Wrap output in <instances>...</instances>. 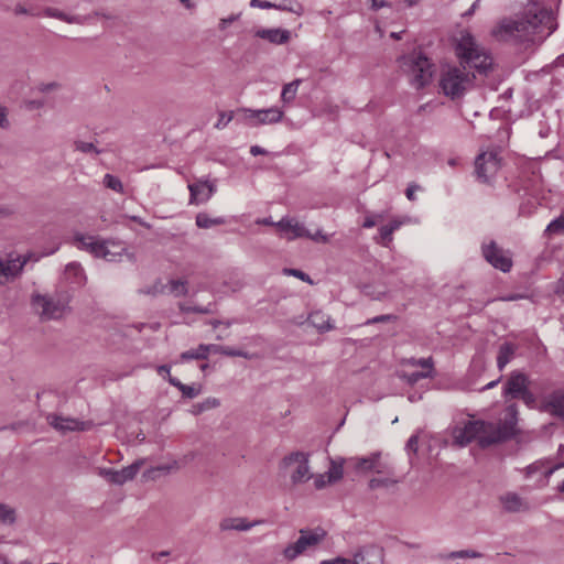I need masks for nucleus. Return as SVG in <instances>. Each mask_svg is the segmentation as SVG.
Returning a JSON list of instances; mask_svg holds the SVG:
<instances>
[{"instance_id":"1","label":"nucleus","mask_w":564,"mask_h":564,"mask_svg":"<svg viewBox=\"0 0 564 564\" xmlns=\"http://www.w3.org/2000/svg\"><path fill=\"white\" fill-rule=\"evenodd\" d=\"M557 29L551 9L544 0H528L521 15L501 20L492 30L498 41L513 43H542Z\"/></svg>"},{"instance_id":"2","label":"nucleus","mask_w":564,"mask_h":564,"mask_svg":"<svg viewBox=\"0 0 564 564\" xmlns=\"http://www.w3.org/2000/svg\"><path fill=\"white\" fill-rule=\"evenodd\" d=\"M476 74L460 64L443 65L440 72L438 87L442 94L452 100L465 96L474 87Z\"/></svg>"},{"instance_id":"3","label":"nucleus","mask_w":564,"mask_h":564,"mask_svg":"<svg viewBox=\"0 0 564 564\" xmlns=\"http://www.w3.org/2000/svg\"><path fill=\"white\" fill-rule=\"evenodd\" d=\"M456 55L459 64L475 74L487 75L492 68V57L480 46L470 33H462L456 44Z\"/></svg>"},{"instance_id":"4","label":"nucleus","mask_w":564,"mask_h":564,"mask_svg":"<svg viewBox=\"0 0 564 564\" xmlns=\"http://www.w3.org/2000/svg\"><path fill=\"white\" fill-rule=\"evenodd\" d=\"M400 68L408 76L410 85L422 89L431 84L435 68L431 59L422 52H412L399 59Z\"/></svg>"},{"instance_id":"5","label":"nucleus","mask_w":564,"mask_h":564,"mask_svg":"<svg viewBox=\"0 0 564 564\" xmlns=\"http://www.w3.org/2000/svg\"><path fill=\"white\" fill-rule=\"evenodd\" d=\"M74 245L97 258H102L109 262L120 261L126 252L123 242L113 240H101L95 236L76 234L73 239Z\"/></svg>"},{"instance_id":"6","label":"nucleus","mask_w":564,"mask_h":564,"mask_svg":"<svg viewBox=\"0 0 564 564\" xmlns=\"http://www.w3.org/2000/svg\"><path fill=\"white\" fill-rule=\"evenodd\" d=\"M31 303L42 321L59 319L69 310L68 300L59 294H33Z\"/></svg>"},{"instance_id":"7","label":"nucleus","mask_w":564,"mask_h":564,"mask_svg":"<svg viewBox=\"0 0 564 564\" xmlns=\"http://www.w3.org/2000/svg\"><path fill=\"white\" fill-rule=\"evenodd\" d=\"M280 469L289 475L293 485L306 482L313 477L310 454L300 451L286 455L280 463Z\"/></svg>"},{"instance_id":"8","label":"nucleus","mask_w":564,"mask_h":564,"mask_svg":"<svg viewBox=\"0 0 564 564\" xmlns=\"http://www.w3.org/2000/svg\"><path fill=\"white\" fill-rule=\"evenodd\" d=\"M299 533L300 536L297 540L285 546L282 552L284 558L288 561H294L305 551L316 547L327 535L326 531L319 527L315 529H301Z\"/></svg>"},{"instance_id":"9","label":"nucleus","mask_w":564,"mask_h":564,"mask_svg":"<svg viewBox=\"0 0 564 564\" xmlns=\"http://www.w3.org/2000/svg\"><path fill=\"white\" fill-rule=\"evenodd\" d=\"M478 433V445L488 447L511 438L514 435V422L490 423L482 421V427Z\"/></svg>"},{"instance_id":"10","label":"nucleus","mask_w":564,"mask_h":564,"mask_svg":"<svg viewBox=\"0 0 564 564\" xmlns=\"http://www.w3.org/2000/svg\"><path fill=\"white\" fill-rule=\"evenodd\" d=\"M13 14L15 17H21V15L40 17V15H43L45 18L56 19V20H59V21L68 23V24H79V25L87 23L91 17V15L72 14V13L65 12L58 8H55V7H45V8H43L41 13H36L21 3H18L14 6Z\"/></svg>"},{"instance_id":"11","label":"nucleus","mask_w":564,"mask_h":564,"mask_svg":"<svg viewBox=\"0 0 564 564\" xmlns=\"http://www.w3.org/2000/svg\"><path fill=\"white\" fill-rule=\"evenodd\" d=\"M39 260L40 257L36 256L35 252H28L14 258L10 254L8 259H2L0 257V286L17 279L29 262L34 263Z\"/></svg>"},{"instance_id":"12","label":"nucleus","mask_w":564,"mask_h":564,"mask_svg":"<svg viewBox=\"0 0 564 564\" xmlns=\"http://www.w3.org/2000/svg\"><path fill=\"white\" fill-rule=\"evenodd\" d=\"M373 474L377 476L372 477L368 486L371 490H376L379 488H389L397 485L400 480L395 474L394 466L390 459L380 456L377 465L375 466Z\"/></svg>"},{"instance_id":"13","label":"nucleus","mask_w":564,"mask_h":564,"mask_svg":"<svg viewBox=\"0 0 564 564\" xmlns=\"http://www.w3.org/2000/svg\"><path fill=\"white\" fill-rule=\"evenodd\" d=\"M481 252L486 261L495 269L505 273L511 270L513 262L510 251L500 248L495 241L484 243Z\"/></svg>"},{"instance_id":"14","label":"nucleus","mask_w":564,"mask_h":564,"mask_svg":"<svg viewBox=\"0 0 564 564\" xmlns=\"http://www.w3.org/2000/svg\"><path fill=\"white\" fill-rule=\"evenodd\" d=\"M500 160L496 152H482L475 160L477 178L484 183L489 182L499 171Z\"/></svg>"},{"instance_id":"15","label":"nucleus","mask_w":564,"mask_h":564,"mask_svg":"<svg viewBox=\"0 0 564 564\" xmlns=\"http://www.w3.org/2000/svg\"><path fill=\"white\" fill-rule=\"evenodd\" d=\"M142 465L143 460H137L119 470L112 468H99L98 475L106 478L111 484L123 485L137 476Z\"/></svg>"},{"instance_id":"16","label":"nucleus","mask_w":564,"mask_h":564,"mask_svg":"<svg viewBox=\"0 0 564 564\" xmlns=\"http://www.w3.org/2000/svg\"><path fill=\"white\" fill-rule=\"evenodd\" d=\"M246 119L249 124L257 127L260 124H273L278 123L283 118V111L278 107H271L268 109H246Z\"/></svg>"},{"instance_id":"17","label":"nucleus","mask_w":564,"mask_h":564,"mask_svg":"<svg viewBox=\"0 0 564 564\" xmlns=\"http://www.w3.org/2000/svg\"><path fill=\"white\" fill-rule=\"evenodd\" d=\"M189 204L200 205L207 203L216 192V184L209 181H197L188 184Z\"/></svg>"},{"instance_id":"18","label":"nucleus","mask_w":564,"mask_h":564,"mask_svg":"<svg viewBox=\"0 0 564 564\" xmlns=\"http://www.w3.org/2000/svg\"><path fill=\"white\" fill-rule=\"evenodd\" d=\"M275 227L284 235L288 240H294L310 236V230L306 229L304 224L300 223L295 218L283 217L275 224Z\"/></svg>"},{"instance_id":"19","label":"nucleus","mask_w":564,"mask_h":564,"mask_svg":"<svg viewBox=\"0 0 564 564\" xmlns=\"http://www.w3.org/2000/svg\"><path fill=\"white\" fill-rule=\"evenodd\" d=\"M46 421L52 427L62 433L73 431H85L88 429V425L85 422L78 421L73 417H64L62 415H57L54 413H48L46 415Z\"/></svg>"},{"instance_id":"20","label":"nucleus","mask_w":564,"mask_h":564,"mask_svg":"<svg viewBox=\"0 0 564 564\" xmlns=\"http://www.w3.org/2000/svg\"><path fill=\"white\" fill-rule=\"evenodd\" d=\"M383 550L376 545L360 547L352 557L356 564H383Z\"/></svg>"},{"instance_id":"21","label":"nucleus","mask_w":564,"mask_h":564,"mask_svg":"<svg viewBox=\"0 0 564 564\" xmlns=\"http://www.w3.org/2000/svg\"><path fill=\"white\" fill-rule=\"evenodd\" d=\"M482 427V421H469L464 427L457 429L454 432L455 443L459 446H466L467 444L476 441L478 443V432Z\"/></svg>"},{"instance_id":"22","label":"nucleus","mask_w":564,"mask_h":564,"mask_svg":"<svg viewBox=\"0 0 564 564\" xmlns=\"http://www.w3.org/2000/svg\"><path fill=\"white\" fill-rule=\"evenodd\" d=\"M381 455V452H373L365 457H350L346 460V464L347 467L351 468L355 473L365 475L372 473Z\"/></svg>"},{"instance_id":"23","label":"nucleus","mask_w":564,"mask_h":564,"mask_svg":"<svg viewBox=\"0 0 564 564\" xmlns=\"http://www.w3.org/2000/svg\"><path fill=\"white\" fill-rule=\"evenodd\" d=\"M543 410L564 421V390L552 391L543 402Z\"/></svg>"},{"instance_id":"24","label":"nucleus","mask_w":564,"mask_h":564,"mask_svg":"<svg viewBox=\"0 0 564 564\" xmlns=\"http://www.w3.org/2000/svg\"><path fill=\"white\" fill-rule=\"evenodd\" d=\"M254 36L274 45H282L291 40V32L281 28L258 29L254 31Z\"/></svg>"},{"instance_id":"25","label":"nucleus","mask_w":564,"mask_h":564,"mask_svg":"<svg viewBox=\"0 0 564 564\" xmlns=\"http://www.w3.org/2000/svg\"><path fill=\"white\" fill-rule=\"evenodd\" d=\"M528 388V377L519 371H513L508 381L506 382L503 393L513 399L520 397V394Z\"/></svg>"},{"instance_id":"26","label":"nucleus","mask_w":564,"mask_h":564,"mask_svg":"<svg viewBox=\"0 0 564 564\" xmlns=\"http://www.w3.org/2000/svg\"><path fill=\"white\" fill-rule=\"evenodd\" d=\"M260 521L249 522L246 518L234 517V518H225L219 523V529L221 531H248L259 524Z\"/></svg>"},{"instance_id":"27","label":"nucleus","mask_w":564,"mask_h":564,"mask_svg":"<svg viewBox=\"0 0 564 564\" xmlns=\"http://www.w3.org/2000/svg\"><path fill=\"white\" fill-rule=\"evenodd\" d=\"M307 323L319 333H325L334 328L330 317L322 311L312 312L307 317Z\"/></svg>"},{"instance_id":"28","label":"nucleus","mask_w":564,"mask_h":564,"mask_svg":"<svg viewBox=\"0 0 564 564\" xmlns=\"http://www.w3.org/2000/svg\"><path fill=\"white\" fill-rule=\"evenodd\" d=\"M65 279L75 285H84L86 282V275L82 265L77 262L68 263L64 271Z\"/></svg>"},{"instance_id":"29","label":"nucleus","mask_w":564,"mask_h":564,"mask_svg":"<svg viewBox=\"0 0 564 564\" xmlns=\"http://www.w3.org/2000/svg\"><path fill=\"white\" fill-rule=\"evenodd\" d=\"M180 468V463L177 460H172L171 463L159 465L154 468L147 470L144 477L149 479H156L161 475H167L170 473L178 470Z\"/></svg>"},{"instance_id":"30","label":"nucleus","mask_w":564,"mask_h":564,"mask_svg":"<svg viewBox=\"0 0 564 564\" xmlns=\"http://www.w3.org/2000/svg\"><path fill=\"white\" fill-rule=\"evenodd\" d=\"M500 502L508 512H518L523 508L522 499L514 492H508L501 496Z\"/></svg>"},{"instance_id":"31","label":"nucleus","mask_w":564,"mask_h":564,"mask_svg":"<svg viewBox=\"0 0 564 564\" xmlns=\"http://www.w3.org/2000/svg\"><path fill=\"white\" fill-rule=\"evenodd\" d=\"M187 283L184 280H171L162 286L161 293L169 292L176 297L187 294Z\"/></svg>"},{"instance_id":"32","label":"nucleus","mask_w":564,"mask_h":564,"mask_svg":"<svg viewBox=\"0 0 564 564\" xmlns=\"http://www.w3.org/2000/svg\"><path fill=\"white\" fill-rule=\"evenodd\" d=\"M514 346L510 343H505L500 346L497 357V366L499 370H502L510 362L514 355Z\"/></svg>"},{"instance_id":"33","label":"nucleus","mask_w":564,"mask_h":564,"mask_svg":"<svg viewBox=\"0 0 564 564\" xmlns=\"http://www.w3.org/2000/svg\"><path fill=\"white\" fill-rule=\"evenodd\" d=\"M434 377H435V372H432L431 370H421V371H414V372L400 373V378L411 386L415 384L421 379H426V378L432 379Z\"/></svg>"},{"instance_id":"34","label":"nucleus","mask_w":564,"mask_h":564,"mask_svg":"<svg viewBox=\"0 0 564 564\" xmlns=\"http://www.w3.org/2000/svg\"><path fill=\"white\" fill-rule=\"evenodd\" d=\"M169 382L176 387L184 397L193 399L197 397L200 392V389L195 386H187L182 383L177 378L170 377Z\"/></svg>"},{"instance_id":"35","label":"nucleus","mask_w":564,"mask_h":564,"mask_svg":"<svg viewBox=\"0 0 564 564\" xmlns=\"http://www.w3.org/2000/svg\"><path fill=\"white\" fill-rule=\"evenodd\" d=\"M207 349L208 348L205 347V344H200L195 349H191V350L182 352L180 358L183 361H187V360H192V359L204 360V359L208 358Z\"/></svg>"},{"instance_id":"36","label":"nucleus","mask_w":564,"mask_h":564,"mask_svg":"<svg viewBox=\"0 0 564 564\" xmlns=\"http://www.w3.org/2000/svg\"><path fill=\"white\" fill-rule=\"evenodd\" d=\"M223 224H225V219L223 217L212 218L206 213H199L196 216V225L199 228L206 229Z\"/></svg>"},{"instance_id":"37","label":"nucleus","mask_w":564,"mask_h":564,"mask_svg":"<svg viewBox=\"0 0 564 564\" xmlns=\"http://www.w3.org/2000/svg\"><path fill=\"white\" fill-rule=\"evenodd\" d=\"M102 184L106 188H109L116 193L123 194L124 186L121 180L112 174H106L102 178Z\"/></svg>"},{"instance_id":"38","label":"nucleus","mask_w":564,"mask_h":564,"mask_svg":"<svg viewBox=\"0 0 564 564\" xmlns=\"http://www.w3.org/2000/svg\"><path fill=\"white\" fill-rule=\"evenodd\" d=\"M403 365L411 366V367H420L422 370H431L434 371V361L432 357L429 358H409L403 360Z\"/></svg>"},{"instance_id":"39","label":"nucleus","mask_w":564,"mask_h":564,"mask_svg":"<svg viewBox=\"0 0 564 564\" xmlns=\"http://www.w3.org/2000/svg\"><path fill=\"white\" fill-rule=\"evenodd\" d=\"M300 84L301 79H295L283 87L281 98L284 102H290L295 98Z\"/></svg>"},{"instance_id":"40","label":"nucleus","mask_w":564,"mask_h":564,"mask_svg":"<svg viewBox=\"0 0 564 564\" xmlns=\"http://www.w3.org/2000/svg\"><path fill=\"white\" fill-rule=\"evenodd\" d=\"M343 474H344L343 465L332 462L328 471H326L327 482L334 484V482L340 480L343 478Z\"/></svg>"},{"instance_id":"41","label":"nucleus","mask_w":564,"mask_h":564,"mask_svg":"<svg viewBox=\"0 0 564 564\" xmlns=\"http://www.w3.org/2000/svg\"><path fill=\"white\" fill-rule=\"evenodd\" d=\"M0 521L12 524L15 521V510L6 503H0Z\"/></svg>"},{"instance_id":"42","label":"nucleus","mask_w":564,"mask_h":564,"mask_svg":"<svg viewBox=\"0 0 564 564\" xmlns=\"http://www.w3.org/2000/svg\"><path fill=\"white\" fill-rule=\"evenodd\" d=\"M545 232L549 235H563L564 234V214L557 217L556 219L552 220L546 229Z\"/></svg>"},{"instance_id":"43","label":"nucleus","mask_w":564,"mask_h":564,"mask_svg":"<svg viewBox=\"0 0 564 564\" xmlns=\"http://www.w3.org/2000/svg\"><path fill=\"white\" fill-rule=\"evenodd\" d=\"M392 235L393 232L391 231V228H388V226L384 225L379 228V235L378 237H375V240L384 247H389L393 239Z\"/></svg>"},{"instance_id":"44","label":"nucleus","mask_w":564,"mask_h":564,"mask_svg":"<svg viewBox=\"0 0 564 564\" xmlns=\"http://www.w3.org/2000/svg\"><path fill=\"white\" fill-rule=\"evenodd\" d=\"M74 149L76 151H79L83 153H91V152H94L96 154L100 153V150H98L94 143L82 141V140H77L74 142Z\"/></svg>"},{"instance_id":"45","label":"nucleus","mask_w":564,"mask_h":564,"mask_svg":"<svg viewBox=\"0 0 564 564\" xmlns=\"http://www.w3.org/2000/svg\"><path fill=\"white\" fill-rule=\"evenodd\" d=\"M549 463V460L546 459H540V460H536L534 463H532L531 465H529L524 471H525V477L527 478H530L532 477L535 473H539V471H542L546 464Z\"/></svg>"},{"instance_id":"46","label":"nucleus","mask_w":564,"mask_h":564,"mask_svg":"<svg viewBox=\"0 0 564 564\" xmlns=\"http://www.w3.org/2000/svg\"><path fill=\"white\" fill-rule=\"evenodd\" d=\"M278 9L285 10V11L295 13L297 15H301L303 13L302 4L300 2H297L296 0H289V4L281 2L280 6H278Z\"/></svg>"},{"instance_id":"47","label":"nucleus","mask_w":564,"mask_h":564,"mask_svg":"<svg viewBox=\"0 0 564 564\" xmlns=\"http://www.w3.org/2000/svg\"><path fill=\"white\" fill-rule=\"evenodd\" d=\"M178 308L183 313L209 314L213 312L209 306H189L184 303H181Z\"/></svg>"},{"instance_id":"48","label":"nucleus","mask_w":564,"mask_h":564,"mask_svg":"<svg viewBox=\"0 0 564 564\" xmlns=\"http://www.w3.org/2000/svg\"><path fill=\"white\" fill-rule=\"evenodd\" d=\"M481 554L470 550L455 551L449 553V558H478Z\"/></svg>"},{"instance_id":"49","label":"nucleus","mask_w":564,"mask_h":564,"mask_svg":"<svg viewBox=\"0 0 564 564\" xmlns=\"http://www.w3.org/2000/svg\"><path fill=\"white\" fill-rule=\"evenodd\" d=\"M232 118H234V112L232 111H229V112L221 111V112H219V118H218V121L215 123V128L218 129V130L224 129L232 120Z\"/></svg>"},{"instance_id":"50","label":"nucleus","mask_w":564,"mask_h":564,"mask_svg":"<svg viewBox=\"0 0 564 564\" xmlns=\"http://www.w3.org/2000/svg\"><path fill=\"white\" fill-rule=\"evenodd\" d=\"M283 273L286 274V275H292V276H295L304 282H307L310 284L313 283L312 279L310 278L308 274H306L305 272L299 270V269H284L283 270Z\"/></svg>"},{"instance_id":"51","label":"nucleus","mask_w":564,"mask_h":564,"mask_svg":"<svg viewBox=\"0 0 564 564\" xmlns=\"http://www.w3.org/2000/svg\"><path fill=\"white\" fill-rule=\"evenodd\" d=\"M383 218H384L383 214L369 215L365 218L362 227L364 228H372L377 225L378 221H381Z\"/></svg>"},{"instance_id":"52","label":"nucleus","mask_w":564,"mask_h":564,"mask_svg":"<svg viewBox=\"0 0 564 564\" xmlns=\"http://www.w3.org/2000/svg\"><path fill=\"white\" fill-rule=\"evenodd\" d=\"M61 85L57 82L41 83L37 86V90L42 94H48L59 89Z\"/></svg>"},{"instance_id":"53","label":"nucleus","mask_w":564,"mask_h":564,"mask_svg":"<svg viewBox=\"0 0 564 564\" xmlns=\"http://www.w3.org/2000/svg\"><path fill=\"white\" fill-rule=\"evenodd\" d=\"M218 405H219V400L218 399H216V398H208L202 404L197 405V411L196 412L199 413V412L205 411V410L217 408Z\"/></svg>"},{"instance_id":"54","label":"nucleus","mask_w":564,"mask_h":564,"mask_svg":"<svg viewBox=\"0 0 564 564\" xmlns=\"http://www.w3.org/2000/svg\"><path fill=\"white\" fill-rule=\"evenodd\" d=\"M305 238L311 239L316 242H323L326 243L329 241V237L327 235H324L322 230H317L315 234H311L310 236H305Z\"/></svg>"},{"instance_id":"55","label":"nucleus","mask_w":564,"mask_h":564,"mask_svg":"<svg viewBox=\"0 0 564 564\" xmlns=\"http://www.w3.org/2000/svg\"><path fill=\"white\" fill-rule=\"evenodd\" d=\"M394 318H395V316H393L391 314L379 315V316H376L373 318H369L368 321H366L365 325L389 322V321H392Z\"/></svg>"},{"instance_id":"56","label":"nucleus","mask_w":564,"mask_h":564,"mask_svg":"<svg viewBox=\"0 0 564 564\" xmlns=\"http://www.w3.org/2000/svg\"><path fill=\"white\" fill-rule=\"evenodd\" d=\"M319 564H356L352 558H346V557H335L330 560H324Z\"/></svg>"},{"instance_id":"57","label":"nucleus","mask_w":564,"mask_h":564,"mask_svg":"<svg viewBox=\"0 0 564 564\" xmlns=\"http://www.w3.org/2000/svg\"><path fill=\"white\" fill-rule=\"evenodd\" d=\"M326 485H329L327 482V475L325 474H318L314 477V486L316 489H323Z\"/></svg>"},{"instance_id":"58","label":"nucleus","mask_w":564,"mask_h":564,"mask_svg":"<svg viewBox=\"0 0 564 564\" xmlns=\"http://www.w3.org/2000/svg\"><path fill=\"white\" fill-rule=\"evenodd\" d=\"M239 18V14H231L230 17L228 18H224L219 21V30L224 31L227 29V26L229 24H231L232 22H235L236 20H238Z\"/></svg>"},{"instance_id":"59","label":"nucleus","mask_w":564,"mask_h":564,"mask_svg":"<svg viewBox=\"0 0 564 564\" xmlns=\"http://www.w3.org/2000/svg\"><path fill=\"white\" fill-rule=\"evenodd\" d=\"M416 189H420V186L416 185V184H409L406 191H405V195H406V198L411 202L415 200L416 199V196H415V191Z\"/></svg>"},{"instance_id":"60","label":"nucleus","mask_w":564,"mask_h":564,"mask_svg":"<svg viewBox=\"0 0 564 564\" xmlns=\"http://www.w3.org/2000/svg\"><path fill=\"white\" fill-rule=\"evenodd\" d=\"M10 126V122L7 118V110L4 107H0V128L8 129Z\"/></svg>"},{"instance_id":"61","label":"nucleus","mask_w":564,"mask_h":564,"mask_svg":"<svg viewBox=\"0 0 564 564\" xmlns=\"http://www.w3.org/2000/svg\"><path fill=\"white\" fill-rule=\"evenodd\" d=\"M417 444L419 437L416 435H412L406 442V449L415 453L417 451Z\"/></svg>"},{"instance_id":"62","label":"nucleus","mask_w":564,"mask_h":564,"mask_svg":"<svg viewBox=\"0 0 564 564\" xmlns=\"http://www.w3.org/2000/svg\"><path fill=\"white\" fill-rule=\"evenodd\" d=\"M205 347H207V355L209 356L210 352L214 354H221L224 351V346L220 345H214V344H205Z\"/></svg>"},{"instance_id":"63","label":"nucleus","mask_w":564,"mask_h":564,"mask_svg":"<svg viewBox=\"0 0 564 564\" xmlns=\"http://www.w3.org/2000/svg\"><path fill=\"white\" fill-rule=\"evenodd\" d=\"M520 399H522L525 403H532L534 402V397L533 394L528 390V388L520 394L519 397Z\"/></svg>"},{"instance_id":"64","label":"nucleus","mask_w":564,"mask_h":564,"mask_svg":"<svg viewBox=\"0 0 564 564\" xmlns=\"http://www.w3.org/2000/svg\"><path fill=\"white\" fill-rule=\"evenodd\" d=\"M250 153L254 156L257 155H264V154H268V151L263 148H261L260 145H252L250 148Z\"/></svg>"}]
</instances>
